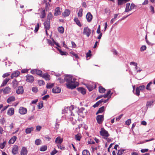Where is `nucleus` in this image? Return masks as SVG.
Listing matches in <instances>:
<instances>
[{
	"instance_id": "1",
	"label": "nucleus",
	"mask_w": 155,
	"mask_h": 155,
	"mask_svg": "<svg viewBox=\"0 0 155 155\" xmlns=\"http://www.w3.org/2000/svg\"><path fill=\"white\" fill-rule=\"evenodd\" d=\"M64 79L67 82L66 85L68 88L74 89L79 84V83L76 81V79L71 75H67L65 77Z\"/></svg>"
},
{
	"instance_id": "2",
	"label": "nucleus",
	"mask_w": 155,
	"mask_h": 155,
	"mask_svg": "<svg viewBox=\"0 0 155 155\" xmlns=\"http://www.w3.org/2000/svg\"><path fill=\"white\" fill-rule=\"evenodd\" d=\"M145 88L144 85H142L137 87L136 89V92L135 94L137 96L140 95V91H143Z\"/></svg>"
},
{
	"instance_id": "3",
	"label": "nucleus",
	"mask_w": 155,
	"mask_h": 155,
	"mask_svg": "<svg viewBox=\"0 0 155 155\" xmlns=\"http://www.w3.org/2000/svg\"><path fill=\"white\" fill-rule=\"evenodd\" d=\"M91 30L88 27H84V28L83 34L88 37L90 35Z\"/></svg>"
},
{
	"instance_id": "4",
	"label": "nucleus",
	"mask_w": 155,
	"mask_h": 155,
	"mask_svg": "<svg viewBox=\"0 0 155 155\" xmlns=\"http://www.w3.org/2000/svg\"><path fill=\"white\" fill-rule=\"evenodd\" d=\"M100 134L102 136L107 137L109 136V134L108 132L105 130L103 128H101Z\"/></svg>"
},
{
	"instance_id": "5",
	"label": "nucleus",
	"mask_w": 155,
	"mask_h": 155,
	"mask_svg": "<svg viewBox=\"0 0 155 155\" xmlns=\"http://www.w3.org/2000/svg\"><path fill=\"white\" fill-rule=\"evenodd\" d=\"M31 72L33 74H36L41 76L42 75V71L36 69L31 70Z\"/></svg>"
},
{
	"instance_id": "6",
	"label": "nucleus",
	"mask_w": 155,
	"mask_h": 155,
	"mask_svg": "<svg viewBox=\"0 0 155 155\" xmlns=\"http://www.w3.org/2000/svg\"><path fill=\"white\" fill-rule=\"evenodd\" d=\"M97 123L99 124H101L104 120V116L103 115H98L96 117Z\"/></svg>"
},
{
	"instance_id": "7",
	"label": "nucleus",
	"mask_w": 155,
	"mask_h": 155,
	"mask_svg": "<svg viewBox=\"0 0 155 155\" xmlns=\"http://www.w3.org/2000/svg\"><path fill=\"white\" fill-rule=\"evenodd\" d=\"M19 112L21 114H25L27 112V109L23 107H21L19 110Z\"/></svg>"
},
{
	"instance_id": "8",
	"label": "nucleus",
	"mask_w": 155,
	"mask_h": 155,
	"mask_svg": "<svg viewBox=\"0 0 155 155\" xmlns=\"http://www.w3.org/2000/svg\"><path fill=\"white\" fill-rule=\"evenodd\" d=\"M28 153V150L25 147H22L21 151V155H27Z\"/></svg>"
},
{
	"instance_id": "9",
	"label": "nucleus",
	"mask_w": 155,
	"mask_h": 155,
	"mask_svg": "<svg viewBox=\"0 0 155 155\" xmlns=\"http://www.w3.org/2000/svg\"><path fill=\"white\" fill-rule=\"evenodd\" d=\"M26 81L28 82H32L34 81L33 77L31 75H28L26 76Z\"/></svg>"
},
{
	"instance_id": "10",
	"label": "nucleus",
	"mask_w": 155,
	"mask_h": 155,
	"mask_svg": "<svg viewBox=\"0 0 155 155\" xmlns=\"http://www.w3.org/2000/svg\"><path fill=\"white\" fill-rule=\"evenodd\" d=\"M44 25L46 30H49L50 26V20H47L44 22Z\"/></svg>"
},
{
	"instance_id": "11",
	"label": "nucleus",
	"mask_w": 155,
	"mask_h": 155,
	"mask_svg": "<svg viewBox=\"0 0 155 155\" xmlns=\"http://www.w3.org/2000/svg\"><path fill=\"white\" fill-rule=\"evenodd\" d=\"M70 11L68 9H65L64 12L62 13V15L64 17H66L68 16L70 14Z\"/></svg>"
},
{
	"instance_id": "12",
	"label": "nucleus",
	"mask_w": 155,
	"mask_h": 155,
	"mask_svg": "<svg viewBox=\"0 0 155 155\" xmlns=\"http://www.w3.org/2000/svg\"><path fill=\"white\" fill-rule=\"evenodd\" d=\"M24 92V90L22 86H19L16 91V93L18 94H22Z\"/></svg>"
},
{
	"instance_id": "13",
	"label": "nucleus",
	"mask_w": 155,
	"mask_h": 155,
	"mask_svg": "<svg viewBox=\"0 0 155 155\" xmlns=\"http://www.w3.org/2000/svg\"><path fill=\"white\" fill-rule=\"evenodd\" d=\"M14 113V109L11 107L8 109L7 112V114L9 116H11L13 115Z\"/></svg>"
},
{
	"instance_id": "14",
	"label": "nucleus",
	"mask_w": 155,
	"mask_h": 155,
	"mask_svg": "<svg viewBox=\"0 0 155 155\" xmlns=\"http://www.w3.org/2000/svg\"><path fill=\"white\" fill-rule=\"evenodd\" d=\"M86 86L88 90L91 91L96 86L95 84H89L87 85Z\"/></svg>"
},
{
	"instance_id": "15",
	"label": "nucleus",
	"mask_w": 155,
	"mask_h": 155,
	"mask_svg": "<svg viewBox=\"0 0 155 155\" xmlns=\"http://www.w3.org/2000/svg\"><path fill=\"white\" fill-rule=\"evenodd\" d=\"M61 89L58 87H55L52 89V92L54 93H59L60 92Z\"/></svg>"
},
{
	"instance_id": "16",
	"label": "nucleus",
	"mask_w": 155,
	"mask_h": 155,
	"mask_svg": "<svg viewBox=\"0 0 155 155\" xmlns=\"http://www.w3.org/2000/svg\"><path fill=\"white\" fill-rule=\"evenodd\" d=\"M20 74L19 71H15L12 73L11 75V78L12 79L18 76Z\"/></svg>"
},
{
	"instance_id": "17",
	"label": "nucleus",
	"mask_w": 155,
	"mask_h": 155,
	"mask_svg": "<svg viewBox=\"0 0 155 155\" xmlns=\"http://www.w3.org/2000/svg\"><path fill=\"white\" fill-rule=\"evenodd\" d=\"M18 147L17 145L14 146L13 147L12 152L14 154H16L18 153Z\"/></svg>"
},
{
	"instance_id": "18",
	"label": "nucleus",
	"mask_w": 155,
	"mask_h": 155,
	"mask_svg": "<svg viewBox=\"0 0 155 155\" xmlns=\"http://www.w3.org/2000/svg\"><path fill=\"white\" fill-rule=\"evenodd\" d=\"M63 140L60 137H58L55 139V143L58 144H61Z\"/></svg>"
},
{
	"instance_id": "19",
	"label": "nucleus",
	"mask_w": 155,
	"mask_h": 155,
	"mask_svg": "<svg viewBox=\"0 0 155 155\" xmlns=\"http://www.w3.org/2000/svg\"><path fill=\"white\" fill-rule=\"evenodd\" d=\"M61 14V12L60 11V8L59 7H57L55 10V12L54 13V15L57 16L60 15Z\"/></svg>"
},
{
	"instance_id": "20",
	"label": "nucleus",
	"mask_w": 155,
	"mask_h": 155,
	"mask_svg": "<svg viewBox=\"0 0 155 155\" xmlns=\"http://www.w3.org/2000/svg\"><path fill=\"white\" fill-rule=\"evenodd\" d=\"M86 18L87 21L88 22H90L92 19V15L90 13L88 12L87 14L86 15Z\"/></svg>"
},
{
	"instance_id": "21",
	"label": "nucleus",
	"mask_w": 155,
	"mask_h": 155,
	"mask_svg": "<svg viewBox=\"0 0 155 155\" xmlns=\"http://www.w3.org/2000/svg\"><path fill=\"white\" fill-rule=\"evenodd\" d=\"M17 139V137L16 136L13 137L9 141L8 143L9 144H12L14 143Z\"/></svg>"
},
{
	"instance_id": "22",
	"label": "nucleus",
	"mask_w": 155,
	"mask_h": 155,
	"mask_svg": "<svg viewBox=\"0 0 155 155\" xmlns=\"http://www.w3.org/2000/svg\"><path fill=\"white\" fill-rule=\"evenodd\" d=\"M11 92V89L9 87H6L3 90L4 94H7Z\"/></svg>"
},
{
	"instance_id": "23",
	"label": "nucleus",
	"mask_w": 155,
	"mask_h": 155,
	"mask_svg": "<svg viewBox=\"0 0 155 155\" xmlns=\"http://www.w3.org/2000/svg\"><path fill=\"white\" fill-rule=\"evenodd\" d=\"M15 97L13 96L9 97L7 100V102L9 103L14 101L15 100Z\"/></svg>"
},
{
	"instance_id": "24",
	"label": "nucleus",
	"mask_w": 155,
	"mask_h": 155,
	"mask_svg": "<svg viewBox=\"0 0 155 155\" xmlns=\"http://www.w3.org/2000/svg\"><path fill=\"white\" fill-rule=\"evenodd\" d=\"M41 76L43 78H45L46 80H49L50 79V76L47 74H44Z\"/></svg>"
},
{
	"instance_id": "25",
	"label": "nucleus",
	"mask_w": 155,
	"mask_h": 155,
	"mask_svg": "<svg viewBox=\"0 0 155 155\" xmlns=\"http://www.w3.org/2000/svg\"><path fill=\"white\" fill-rule=\"evenodd\" d=\"M33 128L31 127L30 128H27L25 130V133L26 134H29L33 130Z\"/></svg>"
},
{
	"instance_id": "26",
	"label": "nucleus",
	"mask_w": 155,
	"mask_h": 155,
	"mask_svg": "<svg viewBox=\"0 0 155 155\" xmlns=\"http://www.w3.org/2000/svg\"><path fill=\"white\" fill-rule=\"evenodd\" d=\"M130 4L128 3L126 4V8L125 10V12H128L131 10L130 9Z\"/></svg>"
},
{
	"instance_id": "27",
	"label": "nucleus",
	"mask_w": 155,
	"mask_h": 155,
	"mask_svg": "<svg viewBox=\"0 0 155 155\" xmlns=\"http://www.w3.org/2000/svg\"><path fill=\"white\" fill-rule=\"evenodd\" d=\"M13 87L14 88H15L17 87L18 85V82L15 79L13 80L12 81Z\"/></svg>"
},
{
	"instance_id": "28",
	"label": "nucleus",
	"mask_w": 155,
	"mask_h": 155,
	"mask_svg": "<svg viewBox=\"0 0 155 155\" xmlns=\"http://www.w3.org/2000/svg\"><path fill=\"white\" fill-rule=\"evenodd\" d=\"M78 91H79L82 94L84 95L85 94V90L83 88L79 87L78 88Z\"/></svg>"
},
{
	"instance_id": "29",
	"label": "nucleus",
	"mask_w": 155,
	"mask_h": 155,
	"mask_svg": "<svg viewBox=\"0 0 155 155\" xmlns=\"http://www.w3.org/2000/svg\"><path fill=\"white\" fill-rule=\"evenodd\" d=\"M10 78H6L3 81L2 84L1 85V86H4L5 85L7 84V82L10 80Z\"/></svg>"
},
{
	"instance_id": "30",
	"label": "nucleus",
	"mask_w": 155,
	"mask_h": 155,
	"mask_svg": "<svg viewBox=\"0 0 155 155\" xmlns=\"http://www.w3.org/2000/svg\"><path fill=\"white\" fill-rule=\"evenodd\" d=\"M104 110V106H102L101 107L99 108L97 112L96 113V114H98L101 113L103 112Z\"/></svg>"
},
{
	"instance_id": "31",
	"label": "nucleus",
	"mask_w": 155,
	"mask_h": 155,
	"mask_svg": "<svg viewBox=\"0 0 155 155\" xmlns=\"http://www.w3.org/2000/svg\"><path fill=\"white\" fill-rule=\"evenodd\" d=\"M74 21L76 22V24L79 26H81V25L80 21L77 18H74Z\"/></svg>"
},
{
	"instance_id": "32",
	"label": "nucleus",
	"mask_w": 155,
	"mask_h": 155,
	"mask_svg": "<svg viewBox=\"0 0 155 155\" xmlns=\"http://www.w3.org/2000/svg\"><path fill=\"white\" fill-rule=\"evenodd\" d=\"M99 91L100 93H104L105 91V89L102 87L100 86L99 87Z\"/></svg>"
},
{
	"instance_id": "33",
	"label": "nucleus",
	"mask_w": 155,
	"mask_h": 155,
	"mask_svg": "<svg viewBox=\"0 0 155 155\" xmlns=\"http://www.w3.org/2000/svg\"><path fill=\"white\" fill-rule=\"evenodd\" d=\"M58 31L59 32L62 34L64 32V28L63 27H59L58 28Z\"/></svg>"
},
{
	"instance_id": "34",
	"label": "nucleus",
	"mask_w": 155,
	"mask_h": 155,
	"mask_svg": "<svg viewBox=\"0 0 155 155\" xmlns=\"http://www.w3.org/2000/svg\"><path fill=\"white\" fill-rule=\"evenodd\" d=\"M47 146L46 145H45L41 147L40 149V150L41 151H44L47 150Z\"/></svg>"
},
{
	"instance_id": "35",
	"label": "nucleus",
	"mask_w": 155,
	"mask_h": 155,
	"mask_svg": "<svg viewBox=\"0 0 155 155\" xmlns=\"http://www.w3.org/2000/svg\"><path fill=\"white\" fill-rule=\"evenodd\" d=\"M153 101H148L147 102L146 106L148 107H150L152 105H153Z\"/></svg>"
},
{
	"instance_id": "36",
	"label": "nucleus",
	"mask_w": 155,
	"mask_h": 155,
	"mask_svg": "<svg viewBox=\"0 0 155 155\" xmlns=\"http://www.w3.org/2000/svg\"><path fill=\"white\" fill-rule=\"evenodd\" d=\"M82 155H90V153L87 150H84L82 152Z\"/></svg>"
},
{
	"instance_id": "37",
	"label": "nucleus",
	"mask_w": 155,
	"mask_h": 155,
	"mask_svg": "<svg viewBox=\"0 0 155 155\" xmlns=\"http://www.w3.org/2000/svg\"><path fill=\"white\" fill-rule=\"evenodd\" d=\"M54 86V84H47L46 85V87L48 89H50L52 88Z\"/></svg>"
},
{
	"instance_id": "38",
	"label": "nucleus",
	"mask_w": 155,
	"mask_h": 155,
	"mask_svg": "<svg viewBox=\"0 0 155 155\" xmlns=\"http://www.w3.org/2000/svg\"><path fill=\"white\" fill-rule=\"evenodd\" d=\"M74 109V106L73 105H71V106L69 107H66V108L65 109V110H66V109L68 110V109H69V110L70 111V112L71 111V110H73Z\"/></svg>"
},
{
	"instance_id": "39",
	"label": "nucleus",
	"mask_w": 155,
	"mask_h": 155,
	"mask_svg": "<svg viewBox=\"0 0 155 155\" xmlns=\"http://www.w3.org/2000/svg\"><path fill=\"white\" fill-rule=\"evenodd\" d=\"M130 64L131 65H133L135 66L136 70H137L138 68V67L137 66V63L134 62H131L130 63Z\"/></svg>"
},
{
	"instance_id": "40",
	"label": "nucleus",
	"mask_w": 155,
	"mask_h": 155,
	"mask_svg": "<svg viewBox=\"0 0 155 155\" xmlns=\"http://www.w3.org/2000/svg\"><path fill=\"white\" fill-rule=\"evenodd\" d=\"M124 151L125 150L124 149L119 150L118 151L117 155H121L124 153Z\"/></svg>"
},
{
	"instance_id": "41",
	"label": "nucleus",
	"mask_w": 155,
	"mask_h": 155,
	"mask_svg": "<svg viewBox=\"0 0 155 155\" xmlns=\"http://www.w3.org/2000/svg\"><path fill=\"white\" fill-rule=\"evenodd\" d=\"M82 10L80 9L78 13V16L79 17H81L82 15Z\"/></svg>"
},
{
	"instance_id": "42",
	"label": "nucleus",
	"mask_w": 155,
	"mask_h": 155,
	"mask_svg": "<svg viewBox=\"0 0 155 155\" xmlns=\"http://www.w3.org/2000/svg\"><path fill=\"white\" fill-rule=\"evenodd\" d=\"M41 143V141L39 139H37L35 141V144L37 145H39Z\"/></svg>"
},
{
	"instance_id": "43",
	"label": "nucleus",
	"mask_w": 155,
	"mask_h": 155,
	"mask_svg": "<svg viewBox=\"0 0 155 155\" xmlns=\"http://www.w3.org/2000/svg\"><path fill=\"white\" fill-rule=\"evenodd\" d=\"M32 91L33 92L36 93L38 91V90L37 87H33L32 88Z\"/></svg>"
},
{
	"instance_id": "44",
	"label": "nucleus",
	"mask_w": 155,
	"mask_h": 155,
	"mask_svg": "<svg viewBox=\"0 0 155 155\" xmlns=\"http://www.w3.org/2000/svg\"><path fill=\"white\" fill-rule=\"evenodd\" d=\"M6 144V142H4L3 143L0 144V147L2 149H3Z\"/></svg>"
},
{
	"instance_id": "45",
	"label": "nucleus",
	"mask_w": 155,
	"mask_h": 155,
	"mask_svg": "<svg viewBox=\"0 0 155 155\" xmlns=\"http://www.w3.org/2000/svg\"><path fill=\"white\" fill-rule=\"evenodd\" d=\"M125 2L124 0H118V3L119 5H121Z\"/></svg>"
},
{
	"instance_id": "46",
	"label": "nucleus",
	"mask_w": 155,
	"mask_h": 155,
	"mask_svg": "<svg viewBox=\"0 0 155 155\" xmlns=\"http://www.w3.org/2000/svg\"><path fill=\"white\" fill-rule=\"evenodd\" d=\"M53 18V15L52 13L51 12L48 13V18L50 20L51 19Z\"/></svg>"
},
{
	"instance_id": "47",
	"label": "nucleus",
	"mask_w": 155,
	"mask_h": 155,
	"mask_svg": "<svg viewBox=\"0 0 155 155\" xmlns=\"http://www.w3.org/2000/svg\"><path fill=\"white\" fill-rule=\"evenodd\" d=\"M81 137L78 134L76 135L75 136V138L76 140H78V141L80 140V139H81Z\"/></svg>"
},
{
	"instance_id": "48",
	"label": "nucleus",
	"mask_w": 155,
	"mask_h": 155,
	"mask_svg": "<svg viewBox=\"0 0 155 155\" xmlns=\"http://www.w3.org/2000/svg\"><path fill=\"white\" fill-rule=\"evenodd\" d=\"M39 23H38L37 25H36L35 27V29L34 30L35 32H36L38 30L39 28Z\"/></svg>"
},
{
	"instance_id": "49",
	"label": "nucleus",
	"mask_w": 155,
	"mask_h": 155,
	"mask_svg": "<svg viewBox=\"0 0 155 155\" xmlns=\"http://www.w3.org/2000/svg\"><path fill=\"white\" fill-rule=\"evenodd\" d=\"M152 84V82H150L147 85L146 87V89L148 90H150L151 89L150 88V85Z\"/></svg>"
},
{
	"instance_id": "50",
	"label": "nucleus",
	"mask_w": 155,
	"mask_h": 155,
	"mask_svg": "<svg viewBox=\"0 0 155 155\" xmlns=\"http://www.w3.org/2000/svg\"><path fill=\"white\" fill-rule=\"evenodd\" d=\"M53 41L52 42L51 40H48V43L49 44L51 45V46H53L54 45V41L53 39Z\"/></svg>"
},
{
	"instance_id": "51",
	"label": "nucleus",
	"mask_w": 155,
	"mask_h": 155,
	"mask_svg": "<svg viewBox=\"0 0 155 155\" xmlns=\"http://www.w3.org/2000/svg\"><path fill=\"white\" fill-rule=\"evenodd\" d=\"M57 146L58 148L60 149L61 150H64L65 149V147L62 146L61 144H58L57 145Z\"/></svg>"
},
{
	"instance_id": "52",
	"label": "nucleus",
	"mask_w": 155,
	"mask_h": 155,
	"mask_svg": "<svg viewBox=\"0 0 155 155\" xmlns=\"http://www.w3.org/2000/svg\"><path fill=\"white\" fill-rule=\"evenodd\" d=\"M58 152V151L57 150L55 149L52 151L51 153V155H54Z\"/></svg>"
},
{
	"instance_id": "53",
	"label": "nucleus",
	"mask_w": 155,
	"mask_h": 155,
	"mask_svg": "<svg viewBox=\"0 0 155 155\" xmlns=\"http://www.w3.org/2000/svg\"><path fill=\"white\" fill-rule=\"evenodd\" d=\"M146 47L145 45L142 46L140 48V51H143L146 50Z\"/></svg>"
},
{
	"instance_id": "54",
	"label": "nucleus",
	"mask_w": 155,
	"mask_h": 155,
	"mask_svg": "<svg viewBox=\"0 0 155 155\" xmlns=\"http://www.w3.org/2000/svg\"><path fill=\"white\" fill-rule=\"evenodd\" d=\"M87 143L88 144H94L95 143L93 140L91 139L88 141Z\"/></svg>"
},
{
	"instance_id": "55",
	"label": "nucleus",
	"mask_w": 155,
	"mask_h": 155,
	"mask_svg": "<svg viewBox=\"0 0 155 155\" xmlns=\"http://www.w3.org/2000/svg\"><path fill=\"white\" fill-rule=\"evenodd\" d=\"M49 97V95H46L45 96H44L42 97V99L43 100H46Z\"/></svg>"
},
{
	"instance_id": "56",
	"label": "nucleus",
	"mask_w": 155,
	"mask_h": 155,
	"mask_svg": "<svg viewBox=\"0 0 155 155\" xmlns=\"http://www.w3.org/2000/svg\"><path fill=\"white\" fill-rule=\"evenodd\" d=\"M131 123V120L130 119H128L125 122L126 124L127 125H129Z\"/></svg>"
},
{
	"instance_id": "57",
	"label": "nucleus",
	"mask_w": 155,
	"mask_h": 155,
	"mask_svg": "<svg viewBox=\"0 0 155 155\" xmlns=\"http://www.w3.org/2000/svg\"><path fill=\"white\" fill-rule=\"evenodd\" d=\"M59 52L60 53V54L62 55H66V52H65L62 51L61 50H59Z\"/></svg>"
},
{
	"instance_id": "58",
	"label": "nucleus",
	"mask_w": 155,
	"mask_h": 155,
	"mask_svg": "<svg viewBox=\"0 0 155 155\" xmlns=\"http://www.w3.org/2000/svg\"><path fill=\"white\" fill-rule=\"evenodd\" d=\"M38 83L40 85H43L45 84L44 81L42 80H39L38 81Z\"/></svg>"
},
{
	"instance_id": "59",
	"label": "nucleus",
	"mask_w": 155,
	"mask_h": 155,
	"mask_svg": "<svg viewBox=\"0 0 155 155\" xmlns=\"http://www.w3.org/2000/svg\"><path fill=\"white\" fill-rule=\"evenodd\" d=\"M91 51L90 50H89L88 52L86 54L87 58L90 57V56L91 55Z\"/></svg>"
},
{
	"instance_id": "60",
	"label": "nucleus",
	"mask_w": 155,
	"mask_h": 155,
	"mask_svg": "<svg viewBox=\"0 0 155 155\" xmlns=\"http://www.w3.org/2000/svg\"><path fill=\"white\" fill-rule=\"evenodd\" d=\"M100 25H99L97 31V33L99 34L101 33Z\"/></svg>"
},
{
	"instance_id": "61",
	"label": "nucleus",
	"mask_w": 155,
	"mask_h": 155,
	"mask_svg": "<svg viewBox=\"0 0 155 155\" xmlns=\"http://www.w3.org/2000/svg\"><path fill=\"white\" fill-rule=\"evenodd\" d=\"M43 106V103L42 102L40 104L38 105V108L39 109H41V108Z\"/></svg>"
},
{
	"instance_id": "62",
	"label": "nucleus",
	"mask_w": 155,
	"mask_h": 155,
	"mask_svg": "<svg viewBox=\"0 0 155 155\" xmlns=\"http://www.w3.org/2000/svg\"><path fill=\"white\" fill-rule=\"evenodd\" d=\"M10 75V74H9V73H5V74H3L2 76V77L3 78H5L6 77H7V76H9Z\"/></svg>"
},
{
	"instance_id": "63",
	"label": "nucleus",
	"mask_w": 155,
	"mask_h": 155,
	"mask_svg": "<svg viewBox=\"0 0 155 155\" xmlns=\"http://www.w3.org/2000/svg\"><path fill=\"white\" fill-rule=\"evenodd\" d=\"M148 150L147 149H142L141 150V151L142 153H144L145 152H147L148 151Z\"/></svg>"
},
{
	"instance_id": "64",
	"label": "nucleus",
	"mask_w": 155,
	"mask_h": 155,
	"mask_svg": "<svg viewBox=\"0 0 155 155\" xmlns=\"http://www.w3.org/2000/svg\"><path fill=\"white\" fill-rule=\"evenodd\" d=\"M41 129V127L39 126H38L36 127V130L38 131H40Z\"/></svg>"
}]
</instances>
